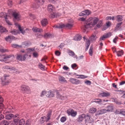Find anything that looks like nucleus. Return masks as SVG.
<instances>
[{
    "label": "nucleus",
    "mask_w": 125,
    "mask_h": 125,
    "mask_svg": "<svg viewBox=\"0 0 125 125\" xmlns=\"http://www.w3.org/2000/svg\"><path fill=\"white\" fill-rule=\"evenodd\" d=\"M99 20L98 18L96 17L92 18L90 17L87 20V21L85 22V24L84 25V27L82 28L85 32L86 31V29L89 28L94 26L96 25Z\"/></svg>",
    "instance_id": "obj_1"
},
{
    "label": "nucleus",
    "mask_w": 125,
    "mask_h": 125,
    "mask_svg": "<svg viewBox=\"0 0 125 125\" xmlns=\"http://www.w3.org/2000/svg\"><path fill=\"white\" fill-rule=\"evenodd\" d=\"M73 21L72 19H69L68 21V23L65 25L62 23L60 24L54 26L53 27L55 28H62L66 27L68 29H70L73 27Z\"/></svg>",
    "instance_id": "obj_2"
},
{
    "label": "nucleus",
    "mask_w": 125,
    "mask_h": 125,
    "mask_svg": "<svg viewBox=\"0 0 125 125\" xmlns=\"http://www.w3.org/2000/svg\"><path fill=\"white\" fill-rule=\"evenodd\" d=\"M14 55H11L5 56L4 55H0V61H5L9 60L10 58H14Z\"/></svg>",
    "instance_id": "obj_3"
},
{
    "label": "nucleus",
    "mask_w": 125,
    "mask_h": 125,
    "mask_svg": "<svg viewBox=\"0 0 125 125\" xmlns=\"http://www.w3.org/2000/svg\"><path fill=\"white\" fill-rule=\"evenodd\" d=\"M3 68L4 69H8L9 71L11 73H20L19 71H17V70L14 67H10L9 66H4Z\"/></svg>",
    "instance_id": "obj_4"
},
{
    "label": "nucleus",
    "mask_w": 125,
    "mask_h": 125,
    "mask_svg": "<svg viewBox=\"0 0 125 125\" xmlns=\"http://www.w3.org/2000/svg\"><path fill=\"white\" fill-rule=\"evenodd\" d=\"M21 90L24 93L29 94L31 93V90L29 87L27 86L22 85L21 86Z\"/></svg>",
    "instance_id": "obj_5"
},
{
    "label": "nucleus",
    "mask_w": 125,
    "mask_h": 125,
    "mask_svg": "<svg viewBox=\"0 0 125 125\" xmlns=\"http://www.w3.org/2000/svg\"><path fill=\"white\" fill-rule=\"evenodd\" d=\"M35 2L36 4H34L33 5V7L35 9L38 8L39 6L43 4L44 2L43 0H36Z\"/></svg>",
    "instance_id": "obj_6"
},
{
    "label": "nucleus",
    "mask_w": 125,
    "mask_h": 125,
    "mask_svg": "<svg viewBox=\"0 0 125 125\" xmlns=\"http://www.w3.org/2000/svg\"><path fill=\"white\" fill-rule=\"evenodd\" d=\"M67 112L69 115H71L73 117L75 116L77 114L76 111H74L73 109H69L67 110Z\"/></svg>",
    "instance_id": "obj_7"
},
{
    "label": "nucleus",
    "mask_w": 125,
    "mask_h": 125,
    "mask_svg": "<svg viewBox=\"0 0 125 125\" xmlns=\"http://www.w3.org/2000/svg\"><path fill=\"white\" fill-rule=\"evenodd\" d=\"M12 14L14 20L18 21L20 20L21 16L19 13L15 12H13Z\"/></svg>",
    "instance_id": "obj_8"
},
{
    "label": "nucleus",
    "mask_w": 125,
    "mask_h": 125,
    "mask_svg": "<svg viewBox=\"0 0 125 125\" xmlns=\"http://www.w3.org/2000/svg\"><path fill=\"white\" fill-rule=\"evenodd\" d=\"M70 81L73 84H78L80 83V81L74 78H70Z\"/></svg>",
    "instance_id": "obj_9"
},
{
    "label": "nucleus",
    "mask_w": 125,
    "mask_h": 125,
    "mask_svg": "<svg viewBox=\"0 0 125 125\" xmlns=\"http://www.w3.org/2000/svg\"><path fill=\"white\" fill-rule=\"evenodd\" d=\"M111 35V33L109 32L103 35L100 38V40H103L109 37Z\"/></svg>",
    "instance_id": "obj_10"
},
{
    "label": "nucleus",
    "mask_w": 125,
    "mask_h": 125,
    "mask_svg": "<svg viewBox=\"0 0 125 125\" xmlns=\"http://www.w3.org/2000/svg\"><path fill=\"white\" fill-rule=\"evenodd\" d=\"M9 76L6 74H4L2 78L4 80V82H5V85L9 83V81L8 80Z\"/></svg>",
    "instance_id": "obj_11"
},
{
    "label": "nucleus",
    "mask_w": 125,
    "mask_h": 125,
    "mask_svg": "<svg viewBox=\"0 0 125 125\" xmlns=\"http://www.w3.org/2000/svg\"><path fill=\"white\" fill-rule=\"evenodd\" d=\"M54 95V92L53 91H49L46 92V96L48 97H53Z\"/></svg>",
    "instance_id": "obj_12"
},
{
    "label": "nucleus",
    "mask_w": 125,
    "mask_h": 125,
    "mask_svg": "<svg viewBox=\"0 0 125 125\" xmlns=\"http://www.w3.org/2000/svg\"><path fill=\"white\" fill-rule=\"evenodd\" d=\"M15 39L16 38L14 37L10 36H9L5 38L6 40L10 42L12 40H15Z\"/></svg>",
    "instance_id": "obj_13"
},
{
    "label": "nucleus",
    "mask_w": 125,
    "mask_h": 125,
    "mask_svg": "<svg viewBox=\"0 0 125 125\" xmlns=\"http://www.w3.org/2000/svg\"><path fill=\"white\" fill-rule=\"evenodd\" d=\"M31 57V55L27 53L24 54L23 57V61L30 59Z\"/></svg>",
    "instance_id": "obj_14"
},
{
    "label": "nucleus",
    "mask_w": 125,
    "mask_h": 125,
    "mask_svg": "<svg viewBox=\"0 0 125 125\" xmlns=\"http://www.w3.org/2000/svg\"><path fill=\"white\" fill-rule=\"evenodd\" d=\"M61 14L59 13H58L57 14L56 13H53L51 14L50 16L49 17L50 18H54L55 17H57L61 16Z\"/></svg>",
    "instance_id": "obj_15"
},
{
    "label": "nucleus",
    "mask_w": 125,
    "mask_h": 125,
    "mask_svg": "<svg viewBox=\"0 0 125 125\" xmlns=\"http://www.w3.org/2000/svg\"><path fill=\"white\" fill-rule=\"evenodd\" d=\"M85 114H82L79 116L78 118V121L79 122L82 121L85 117Z\"/></svg>",
    "instance_id": "obj_16"
},
{
    "label": "nucleus",
    "mask_w": 125,
    "mask_h": 125,
    "mask_svg": "<svg viewBox=\"0 0 125 125\" xmlns=\"http://www.w3.org/2000/svg\"><path fill=\"white\" fill-rule=\"evenodd\" d=\"M41 23L42 26H45L48 23V22L47 19H43L41 21Z\"/></svg>",
    "instance_id": "obj_17"
},
{
    "label": "nucleus",
    "mask_w": 125,
    "mask_h": 125,
    "mask_svg": "<svg viewBox=\"0 0 125 125\" xmlns=\"http://www.w3.org/2000/svg\"><path fill=\"white\" fill-rule=\"evenodd\" d=\"M106 112L112 111L113 109V107L109 105L107 106L106 109Z\"/></svg>",
    "instance_id": "obj_18"
},
{
    "label": "nucleus",
    "mask_w": 125,
    "mask_h": 125,
    "mask_svg": "<svg viewBox=\"0 0 125 125\" xmlns=\"http://www.w3.org/2000/svg\"><path fill=\"white\" fill-rule=\"evenodd\" d=\"M15 25L17 26L18 27V29L23 34H24L25 33V31L23 30V29H22L18 23H15Z\"/></svg>",
    "instance_id": "obj_19"
},
{
    "label": "nucleus",
    "mask_w": 125,
    "mask_h": 125,
    "mask_svg": "<svg viewBox=\"0 0 125 125\" xmlns=\"http://www.w3.org/2000/svg\"><path fill=\"white\" fill-rule=\"evenodd\" d=\"M23 55L21 54H17L16 59L19 61H23Z\"/></svg>",
    "instance_id": "obj_20"
},
{
    "label": "nucleus",
    "mask_w": 125,
    "mask_h": 125,
    "mask_svg": "<svg viewBox=\"0 0 125 125\" xmlns=\"http://www.w3.org/2000/svg\"><path fill=\"white\" fill-rule=\"evenodd\" d=\"M54 7L51 4L49 5L48 6V10L50 12H52L54 10Z\"/></svg>",
    "instance_id": "obj_21"
},
{
    "label": "nucleus",
    "mask_w": 125,
    "mask_h": 125,
    "mask_svg": "<svg viewBox=\"0 0 125 125\" xmlns=\"http://www.w3.org/2000/svg\"><path fill=\"white\" fill-rule=\"evenodd\" d=\"M32 30L35 32H41L42 31V29L36 27H33L32 28Z\"/></svg>",
    "instance_id": "obj_22"
},
{
    "label": "nucleus",
    "mask_w": 125,
    "mask_h": 125,
    "mask_svg": "<svg viewBox=\"0 0 125 125\" xmlns=\"http://www.w3.org/2000/svg\"><path fill=\"white\" fill-rule=\"evenodd\" d=\"M106 113L105 109H103L98 111L97 114V115H99L101 114Z\"/></svg>",
    "instance_id": "obj_23"
},
{
    "label": "nucleus",
    "mask_w": 125,
    "mask_h": 125,
    "mask_svg": "<svg viewBox=\"0 0 125 125\" xmlns=\"http://www.w3.org/2000/svg\"><path fill=\"white\" fill-rule=\"evenodd\" d=\"M49 120L48 119V117H47L44 116L42 117L40 119V120L41 122L42 121V122H41V123H43L44 122H47Z\"/></svg>",
    "instance_id": "obj_24"
},
{
    "label": "nucleus",
    "mask_w": 125,
    "mask_h": 125,
    "mask_svg": "<svg viewBox=\"0 0 125 125\" xmlns=\"http://www.w3.org/2000/svg\"><path fill=\"white\" fill-rule=\"evenodd\" d=\"M0 17H4L5 19L7 17H9V16L7 14L5 13L2 12L0 13Z\"/></svg>",
    "instance_id": "obj_25"
},
{
    "label": "nucleus",
    "mask_w": 125,
    "mask_h": 125,
    "mask_svg": "<svg viewBox=\"0 0 125 125\" xmlns=\"http://www.w3.org/2000/svg\"><path fill=\"white\" fill-rule=\"evenodd\" d=\"M13 116V115L11 114H10L7 115L5 116V118L7 120H10L11 119Z\"/></svg>",
    "instance_id": "obj_26"
},
{
    "label": "nucleus",
    "mask_w": 125,
    "mask_h": 125,
    "mask_svg": "<svg viewBox=\"0 0 125 125\" xmlns=\"http://www.w3.org/2000/svg\"><path fill=\"white\" fill-rule=\"evenodd\" d=\"M84 119L85 122H87L88 123H90L91 122L90 116L89 115H85Z\"/></svg>",
    "instance_id": "obj_27"
},
{
    "label": "nucleus",
    "mask_w": 125,
    "mask_h": 125,
    "mask_svg": "<svg viewBox=\"0 0 125 125\" xmlns=\"http://www.w3.org/2000/svg\"><path fill=\"white\" fill-rule=\"evenodd\" d=\"M69 55L72 56L74 58H75L77 59H78V57L72 51H70L69 52Z\"/></svg>",
    "instance_id": "obj_28"
},
{
    "label": "nucleus",
    "mask_w": 125,
    "mask_h": 125,
    "mask_svg": "<svg viewBox=\"0 0 125 125\" xmlns=\"http://www.w3.org/2000/svg\"><path fill=\"white\" fill-rule=\"evenodd\" d=\"M100 95L103 97H106L109 96L110 95V94L108 92H103L102 93H101L100 94Z\"/></svg>",
    "instance_id": "obj_29"
},
{
    "label": "nucleus",
    "mask_w": 125,
    "mask_h": 125,
    "mask_svg": "<svg viewBox=\"0 0 125 125\" xmlns=\"http://www.w3.org/2000/svg\"><path fill=\"white\" fill-rule=\"evenodd\" d=\"M115 52L117 54L118 56H121L123 54V52L122 50H121L119 51H116L115 50Z\"/></svg>",
    "instance_id": "obj_30"
},
{
    "label": "nucleus",
    "mask_w": 125,
    "mask_h": 125,
    "mask_svg": "<svg viewBox=\"0 0 125 125\" xmlns=\"http://www.w3.org/2000/svg\"><path fill=\"white\" fill-rule=\"evenodd\" d=\"M57 97V98H59L61 99L62 100H64L65 98V97H64L63 96H62L59 94V93L57 91L56 92Z\"/></svg>",
    "instance_id": "obj_31"
},
{
    "label": "nucleus",
    "mask_w": 125,
    "mask_h": 125,
    "mask_svg": "<svg viewBox=\"0 0 125 125\" xmlns=\"http://www.w3.org/2000/svg\"><path fill=\"white\" fill-rule=\"evenodd\" d=\"M10 32L12 33V34L13 35H16L19 32V31L18 30L14 29L13 30H11L10 31Z\"/></svg>",
    "instance_id": "obj_32"
},
{
    "label": "nucleus",
    "mask_w": 125,
    "mask_h": 125,
    "mask_svg": "<svg viewBox=\"0 0 125 125\" xmlns=\"http://www.w3.org/2000/svg\"><path fill=\"white\" fill-rule=\"evenodd\" d=\"M98 23L97 25V27L98 28H100L101 26H102L103 24V23L102 22V20H101L99 21H98Z\"/></svg>",
    "instance_id": "obj_33"
},
{
    "label": "nucleus",
    "mask_w": 125,
    "mask_h": 125,
    "mask_svg": "<svg viewBox=\"0 0 125 125\" xmlns=\"http://www.w3.org/2000/svg\"><path fill=\"white\" fill-rule=\"evenodd\" d=\"M9 123L7 120H4L2 121L0 125H8Z\"/></svg>",
    "instance_id": "obj_34"
},
{
    "label": "nucleus",
    "mask_w": 125,
    "mask_h": 125,
    "mask_svg": "<svg viewBox=\"0 0 125 125\" xmlns=\"http://www.w3.org/2000/svg\"><path fill=\"white\" fill-rule=\"evenodd\" d=\"M96 111V108H91L89 110V112L91 113H94Z\"/></svg>",
    "instance_id": "obj_35"
},
{
    "label": "nucleus",
    "mask_w": 125,
    "mask_h": 125,
    "mask_svg": "<svg viewBox=\"0 0 125 125\" xmlns=\"http://www.w3.org/2000/svg\"><path fill=\"white\" fill-rule=\"evenodd\" d=\"M97 38V37L95 35H93L90 37V39L92 41H95Z\"/></svg>",
    "instance_id": "obj_36"
},
{
    "label": "nucleus",
    "mask_w": 125,
    "mask_h": 125,
    "mask_svg": "<svg viewBox=\"0 0 125 125\" xmlns=\"http://www.w3.org/2000/svg\"><path fill=\"white\" fill-rule=\"evenodd\" d=\"M52 37V35L49 33H45L44 35V37L45 38H51Z\"/></svg>",
    "instance_id": "obj_37"
},
{
    "label": "nucleus",
    "mask_w": 125,
    "mask_h": 125,
    "mask_svg": "<svg viewBox=\"0 0 125 125\" xmlns=\"http://www.w3.org/2000/svg\"><path fill=\"white\" fill-rule=\"evenodd\" d=\"M93 46L92 45L90 47V49L89 51V54L90 55L92 56L93 53Z\"/></svg>",
    "instance_id": "obj_38"
},
{
    "label": "nucleus",
    "mask_w": 125,
    "mask_h": 125,
    "mask_svg": "<svg viewBox=\"0 0 125 125\" xmlns=\"http://www.w3.org/2000/svg\"><path fill=\"white\" fill-rule=\"evenodd\" d=\"M39 68L42 70H45V66L43 65L42 63H39Z\"/></svg>",
    "instance_id": "obj_39"
},
{
    "label": "nucleus",
    "mask_w": 125,
    "mask_h": 125,
    "mask_svg": "<svg viewBox=\"0 0 125 125\" xmlns=\"http://www.w3.org/2000/svg\"><path fill=\"white\" fill-rule=\"evenodd\" d=\"M77 76H80V77H78V78H81V79H84L87 78L88 77V76H85L83 75H77Z\"/></svg>",
    "instance_id": "obj_40"
},
{
    "label": "nucleus",
    "mask_w": 125,
    "mask_h": 125,
    "mask_svg": "<svg viewBox=\"0 0 125 125\" xmlns=\"http://www.w3.org/2000/svg\"><path fill=\"white\" fill-rule=\"evenodd\" d=\"M59 80L60 81L62 82H66V81L65 79V78L63 77H60L59 78Z\"/></svg>",
    "instance_id": "obj_41"
},
{
    "label": "nucleus",
    "mask_w": 125,
    "mask_h": 125,
    "mask_svg": "<svg viewBox=\"0 0 125 125\" xmlns=\"http://www.w3.org/2000/svg\"><path fill=\"white\" fill-rule=\"evenodd\" d=\"M0 31L1 32H5L6 30L5 28L3 27L2 26L0 25Z\"/></svg>",
    "instance_id": "obj_42"
},
{
    "label": "nucleus",
    "mask_w": 125,
    "mask_h": 125,
    "mask_svg": "<svg viewBox=\"0 0 125 125\" xmlns=\"http://www.w3.org/2000/svg\"><path fill=\"white\" fill-rule=\"evenodd\" d=\"M117 20L118 21H121L123 20L122 17L120 15H118L117 16Z\"/></svg>",
    "instance_id": "obj_43"
},
{
    "label": "nucleus",
    "mask_w": 125,
    "mask_h": 125,
    "mask_svg": "<svg viewBox=\"0 0 125 125\" xmlns=\"http://www.w3.org/2000/svg\"><path fill=\"white\" fill-rule=\"evenodd\" d=\"M90 44V42L89 40H87L86 42V49L87 50Z\"/></svg>",
    "instance_id": "obj_44"
},
{
    "label": "nucleus",
    "mask_w": 125,
    "mask_h": 125,
    "mask_svg": "<svg viewBox=\"0 0 125 125\" xmlns=\"http://www.w3.org/2000/svg\"><path fill=\"white\" fill-rule=\"evenodd\" d=\"M81 39V36L80 35H77L75 36L74 40H75L80 41Z\"/></svg>",
    "instance_id": "obj_45"
},
{
    "label": "nucleus",
    "mask_w": 125,
    "mask_h": 125,
    "mask_svg": "<svg viewBox=\"0 0 125 125\" xmlns=\"http://www.w3.org/2000/svg\"><path fill=\"white\" fill-rule=\"evenodd\" d=\"M25 121L23 119L20 120L19 122V125H24Z\"/></svg>",
    "instance_id": "obj_46"
},
{
    "label": "nucleus",
    "mask_w": 125,
    "mask_h": 125,
    "mask_svg": "<svg viewBox=\"0 0 125 125\" xmlns=\"http://www.w3.org/2000/svg\"><path fill=\"white\" fill-rule=\"evenodd\" d=\"M0 113H1L2 114H3L5 115H7V114L8 113V112L7 111H6L2 110L1 109H0Z\"/></svg>",
    "instance_id": "obj_47"
},
{
    "label": "nucleus",
    "mask_w": 125,
    "mask_h": 125,
    "mask_svg": "<svg viewBox=\"0 0 125 125\" xmlns=\"http://www.w3.org/2000/svg\"><path fill=\"white\" fill-rule=\"evenodd\" d=\"M85 15H89L91 13V12L88 10H86L84 11Z\"/></svg>",
    "instance_id": "obj_48"
},
{
    "label": "nucleus",
    "mask_w": 125,
    "mask_h": 125,
    "mask_svg": "<svg viewBox=\"0 0 125 125\" xmlns=\"http://www.w3.org/2000/svg\"><path fill=\"white\" fill-rule=\"evenodd\" d=\"M52 111L51 110L49 111L48 112L47 114V117H48V119H50V117L51 115Z\"/></svg>",
    "instance_id": "obj_49"
},
{
    "label": "nucleus",
    "mask_w": 125,
    "mask_h": 125,
    "mask_svg": "<svg viewBox=\"0 0 125 125\" xmlns=\"http://www.w3.org/2000/svg\"><path fill=\"white\" fill-rule=\"evenodd\" d=\"M66 120V118L65 116L62 117L60 119V121L61 122H64Z\"/></svg>",
    "instance_id": "obj_50"
},
{
    "label": "nucleus",
    "mask_w": 125,
    "mask_h": 125,
    "mask_svg": "<svg viewBox=\"0 0 125 125\" xmlns=\"http://www.w3.org/2000/svg\"><path fill=\"white\" fill-rule=\"evenodd\" d=\"M9 18H10V17H7L5 19L6 21V23L9 25H12L11 23L7 19H8Z\"/></svg>",
    "instance_id": "obj_51"
},
{
    "label": "nucleus",
    "mask_w": 125,
    "mask_h": 125,
    "mask_svg": "<svg viewBox=\"0 0 125 125\" xmlns=\"http://www.w3.org/2000/svg\"><path fill=\"white\" fill-rule=\"evenodd\" d=\"M84 82L85 84L88 85H90L91 83V82L90 81L88 80H86Z\"/></svg>",
    "instance_id": "obj_52"
},
{
    "label": "nucleus",
    "mask_w": 125,
    "mask_h": 125,
    "mask_svg": "<svg viewBox=\"0 0 125 125\" xmlns=\"http://www.w3.org/2000/svg\"><path fill=\"white\" fill-rule=\"evenodd\" d=\"M50 2L54 4H56L58 2L57 0H48Z\"/></svg>",
    "instance_id": "obj_53"
},
{
    "label": "nucleus",
    "mask_w": 125,
    "mask_h": 125,
    "mask_svg": "<svg viewBox=\"0 0 125 125\" xmlns=\"http://www.w3.org/2000/svg\"><path fill=\"white\" fill-rule=\"evenodd\" d=\"M4 108V106L2 103H0V109L3 110Z\"/></svg>",
    "instance_id": "obj_54"
},
{
    "label": "nucleus",
    "mask_w": 125,
    "mask_h": 125,
    "mask_svg": "<svg viewBox=\"0 0 125 125\" xmlns=\"http://www.w3.org/2000/svg\"><path fill=\"white\" fill-rule=\"evenodd\" d=\"M46 92L45 91H42L41 94V97H42L45 94L46 95Z\"/></svg>",
    "instance_id": "obj_55"
},
{
    "label": "nucleus",
    "mask_w": 125,
    "mask_h": 125,
    "mask_svg": "<svg viewBox=\"0 0 125 125\" xmlns=\"http://www.w3.org/2000/svg\"><path fill=\"white\" fill-rule=\"evenodd\" d=\"M121 110H120V109H118L116 110L115 111V113L117 114H121Z\"/></svg>",
    "instance_id": "obj_56"
},
{
    "label": "nucleus",
    "mask_w": 125,
    "mask_h": 125,
    "mask_svg": "<svg viewBox=\"0 0 125 125\" xmlns=\"http://www.w3.org/2000/svg\"><path fill=\"white\" fill-rule=\"evenodd\" d=\"M22 45H23V46L24 47H25V46H28L29 45V44L28 42H23V43Z\"/></svg>",
    "instance_id": "obj_57"
},
{
    "label": "nucleus",
    "mask_w": 125,
    "mask_h": 125,
    "mask_svg": "<svg viewBox=\"0 0 125 125\" xmlns=\"http://www.w3.org/2000/svg\"><path fill=\"white\" fill-rule=\"evenodd\" d=\"M0 51L1 52H7L8 51L7 50L5 49H0Z\"/></svg>",
    "instance_id": "obj_58"
},
{
    "label": "nucleus",
    "mask_w": 125,
    "mask_h": 125,
    "mask_svg": "<svg viewBox=\"0 0 125 125\" xmlns=\"http://www.w3.org/2000/svg\"><path fill=\"white\" fill-rule=\"evenodd\" d=\"M33 56L35 57H37L38 56V54L36 52H34L33 53Z\"/></svg>",
    "instance_id": "obj_59"
},
{
    "label": "nucleus",
    "mask_w": 125,
    "mask_h": 125,
    "mask_svg": "<svg viewBox=\"0 0 125 125\" xmlns=\"http://www.w3.org/2000/svg\"><path fill=\"white\" fill-rule=\"evenodd\" d=\"M55 54L56 55L59 56L60 55L61 52L59 51H57L55 52Z\"/></svg>",
    "instance_id": "obj_60"
},
{
    "label": "nucleus",
    "mask_w": 125,
    "mask_h": 125,
    "mask_svg": "<svg viewBox=\"0 0 125 125\" xmlns=\"http://www.w3.org/2000/svg\"><path fill=\"white\" fill-rule=\"evenodd\" d=\"M4 118V115L1 113H0V120Z\"/></svg>",
    "instance_id": "obj_61"
},
{
    "label": "nucleus",
    "mask_w": 125,
    "mask_h": 125,
    "mask_svg": "<svg viewBox=\"0 0 125 125\" xmlns=\"http://www.w3.org/2000/svg\"><path fill=\"white\" fill-rule=\"evenodd\" d=\"M84 12V11H82V12H80L79 14V15L80 16H82L84 15H85V14Z\"/></svg>",
    "instance_id": "obj_62"
},
{
    "label": "nucleus",
    "mask_w": 125,
    "mask_h": 125,
    "mask_svg": "<svg viewBox=\"0 0 125 125\" xmlns=\"http://www.w3.org/2000/svg\"><path fill=\"white\" fill-rule=\"evenodd\" d=\"M106 26L107 27H110L111 24V22L108 21L106 23Z\"/></svg>",
    "instance_id": "obj_63"
},
{
    "label": "nucleus",
    "mask_w": 125,
    "mask_h": 125,
    "mask_svg": "<svg viewBox=\"0 0 125 125\" xmlns=\"http://www.w3.org/2000/svg\"><path fill=\"white\" fill-rule=\"evenodd\" d=\"M77 66V64L76 63H74L71 65V67L72 68L74 69V68L76 67Z\"/></svg>",
    "instance_id": "obj_64"
}]
</instances>
